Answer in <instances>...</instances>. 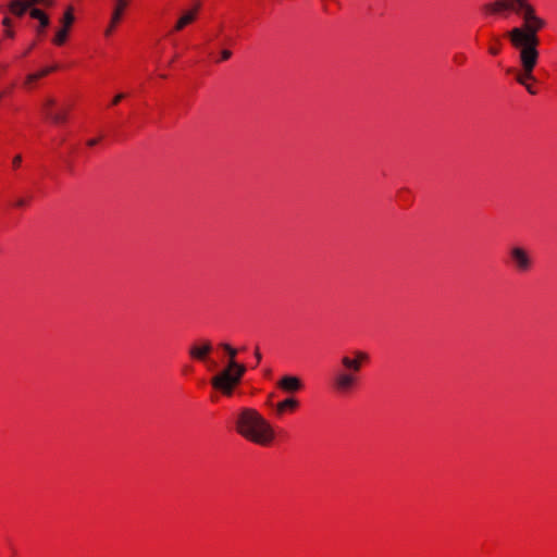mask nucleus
<instances>
[{
  "mask_svg": "<svg viewBox=\"0 0 557 557\" xmlns=\"http://www.w3.org/2000/svg\"><path fill=\"white\" fill-rule=\"evenodd\" d=\"M515 12L520 14L524 21L523 26L513 27L507 33L513 48H524L522 57L528 60L534 59L535 46H539L540 39L537 33L545 26V21L536 15L535 8L527 0H512Z\"/></svg>",
  "mask_w": 557,
  "mask_h": 557,
  "instance_id": "1",
  "label": "nucleus"
},
{
  "mask_svg": "<svg viewBox=\"0 0 557 557\" xmlns=\"http://www.w3.org/2000/svg\"><path fill=\"white\" fill-rule=\"evenodd\" d=\"M236 431L246 440L269 446L274 440L272 425L252 408H243L235 420Z\"/></svg>",
  "mask_w": 557,
  "mask_h": 557,
  "instance_id": "2",
  "label": "nucleus"
},
{
  "mask_svg": "<svg viewBox=\"0 0 557 557\" xmlns=\"http://www.w3.org/2000/svg\"><path fill=\"white\" fill-rule=\"evenodd\" d=\"M227 354L226 367L211 379L212 386L223 395L231 396L246 373V366L236 360L237 349L227 343L220 345Z\"/></svg>",
  "mask_w": 557,
  "mask_h": 557,
  "instance_id": "3",
  "label": "nucleus"
},
{
  "mask_svg": "<svg viewBox=\"0 0 557 557\" xmlns=\"http://www.w3.org/2000/svg\"><path fill=\"white\" fill-rule=\"evenodd\" d=\"M537 47L539 46H535V57L534 59H531L528 60V62H525V60L523 59L522 57V51L524 48H516L519 52V62H520V65H521V69L520 70H513V69H508L507 72L508 73H515V78L517 81L518 84L522 85L523 87H525V89L528 90L529 94L531 95H535L536 94V90L534 89V87L529 84V82H535V77L533 75V71L539 62V58H540V52L537 50Z\"/></svg>",
  "mask_w": 557,
  "mask_h": 557,
  "instance_id": "4",
  "label": "nucleus"
},
{
  "mask_svg": "<svg viewBox=\"0 0 557 557\" xmlns=\"http://www.w3.org/2000/svg\"><path fill=\"white\" fill-rule=\"evenodd\" d=\"M359 372L343 366L339 369H335L331 377L332 388L339 395L350 393L358 384Z\"/></svg>",
  "mask_w": 557,
  "mask_h": 557,
  "instance_id": "5",
  "label": "nucleus"
},
{
  "mask_svg": "<svg viewBox=\"0 0 557 557\" xmlns=\"http://www.w3.org/2000/svg\"><path fill=\"white\" fill-rule=\"evenodd\" d=\"M512 268L519 273H527L532 269L533 260L530 252L521 247L513 246L509 249Z\"/></svg>",
  "mask_w": 557,
  "mask_h": 557,
  "instance_id": "6",
  "label": "nucleus"
},
{
  "mask_svg": "<svg viewBox=\"0 0 557 557\" xmlns=\"http://www.w3.org/2000/svg\"><path fill=\"white\" fill-rule=\"evenodd\" d=\"M36 4H40L45 8H52L54 5L53 0H12L9 4L11 13L21 17L29 8H35Z\"/></svg>",
  "mask_w": 557,
  "mask_h": 557,
  "instance_id": "7",
  "label": "nucleus"
},
{
  "mask_svg": "<svg viewBox=\"0 0 557 557\" xmlns=\"http://www.w3.org/2000/svg\"><path fill=\"white\" fill-rule=\"evenodd\" d=\"M352 355L354 357L343 356L341 358V364L344 368H349L352 371H361L362 364L368 362L370 359L369 354L363 350H354Z\"/></svg>",
  "mask_w": 557,
  "mask_h": 557,
  "instance_id": "8",
  "label": "nucleus"
},
{
  "mask_svg": "<svg viewBox=\"0 0 557 557\" xmlns=\"http://www.w3.org/2000/svg\"><path fill=\"white\" fill-rule=\"evenodd\" d=\"M73 22H74L73 9L70 7L65 11V13L61 20V23L63 26L60 30L57 32L55 37L53 39V42L55 45L61 46L66 41L67 32H69V28L72 26Z\"/></svg>",
  "mask_w": 557,
  "mask_h": 557,
  "instance_id": "9",
  "label": "nucleus"
},
{
  "mask_svg": "<svg viewBox=\"0 0 557 557\" xmlns=\"http://www.w3.org/2000/svg\"><path fill=\"white\" fill-rule=\"evenodd\" d=\"M128 4V0H115V7L111 16V21L107 29L104 30L106 36H110L117 23L121 21L123 12Z\"/></svg>",
  "mask_w": 557,
  "mask_h": 557,
  "instance_id": "10",
  "label": "nucleus"
},
{
  "mask_svg": "<svg viewBox=\"0 0 557 557\" xmlns=\"http://www.w3.org/2000/svg\"><path fill=\"white\" fill-rule=\"evenodd\" d=\"M199 8V3H196L191 9L184 11L175 23L173 30L180 32L187 25L191 24L197 18Z\"/></svg>",
  "mask_w": 557,
  "mask_h": 557,
  "instance_id": "11",
  "label": "nucleus"
},
{
  "mask_svg": "<svg viewBox=\"0 0 557 557\" xmlns=\"http://www.w3.org/2000/svg\"><path fill=\"white\" fill-rule=\"evenodd\" d=\"M212 351V345L206 341L201 345H193L189 348V356L199 361H209L208 355Z\"/></svg>",
  "mask_w": 557,
  "mask_h": 557,
  "instance_id": "12",
  "label": "nucleus"
},
{
  "mask_svg": "<svg viewBox=\"0 0 557 557\" xmlns=\"http://www.w3.org/2000/svg\"><path fill=\"white\" fill-rule=\"evenodd\" d=\"M277 386L284 392L295 393L301 389L302 383L297 376L285 375L277 382Z\"/></svg>",
  "mask_w": 557,
  "mask_h": 557,
  "instance_id": "13",
  "label": "nucleus"
},
{
  "mask_svg": "<svg viewBox=\"0 0 557 557\" xmlns=\"http://www.w3.org/2000/svg\"><path fill=\"white\" fill-rule=\"evenodd\" d=\"M55 101L52 98H48L44 103V110L47 116L53 123H63L66 120V113L64 111L52 112L50 109L54 106Z\"/></svg>",
  "mask_w": 557,
  "mask_h": 557,
  "instance_id": "14",
  "label": "nucleus"
},
{
  "mask_svg": "<svg viewBox=\"0 0 557 557\" xmlns=\"http://www.w3.org/2000/svg\"><path fill=\"white\" fill-rule=\"evenodd\" d=\"M515 9H516L515 4L509 0H496L492 3L484 5V10L486 12H490L493 14H497L504 10H513L515 11Z\"/></svg>",
  "mask_w": 557,
  "mask_h": 557,
  "instance_id": "15",
  "label": "nucleus"
},
{
  "mask_svg": "<svg viewBox=\"0 0 557 557\" xmlns=\"http://www.w3.org/2000/svg\"><path fill=\"white\" fill-rule=\"evenodd\" d=\"M298 400L296 398L289 397L276 404L275 409L277 414H283L286 410L293 411L298 408Z\"/></svg>",
  "mask_w": 557,
  "mask_h": 557,
  "instance_id": "16",
  "label": "nucleus"
},
{
  "mask_svg": "<svg viewBox=\"0 0 557 557\" xmlns=\"http://www.w3.org/2000/svg\"><path fill=\"white\" fill-rule=\"evenodd\" d=\"M28 10H29V15L33 18L39 21L40 28L44 29L49 26L50 20L48 17V15L42 10H40L38 8H29Z\"/></svg>",
  "mask_w": 557,
  "mask_h": 557,
  "instance_id": "17",
  "label": "nucleus"
},
{
  "mask_svg": "<svg viewBox=\"0 0 557 557\" xmlns=\"http://www.w3.org/2000/svg\"><path fill=\"white\" fill-rule=\"evenodd\" d=\"M58 69L57 65H52V66H48V67H45L42 70H40L39 72L36 73V76L38 78H41V77H45L46 75L52 73L53 71H55Z\"/></svg>",
  "mask_w": 557,
  "mask_h": 557,
  "instance_id": "18",
  "label": "nucleus"
},
{
  "mask_svg": "<svg viewBox=\"0 0 557 557\" xmlns=\"http://www.w3.org/2000/svg\"><path fill=\"white\" fill-rule=\"evenodd\" d=\"M231 57H232V51L227 50V49H224V50L221 51V59H220V61H226Z\"/></svg>",
  "mask_w": 557,
  "mask_h": 557,
  "instance_id": "19",
  "label": "nucleus"
},
{
  "mask_svg": "<svg viewBox=\"0 0 557 557\" xmlns=\"http://www.w3.org/2000/svg\"><path fill=\"white\" fill-rule=\"evenodd\" d=\"M22 163V156L21 154H16L13 160H12V166L13 169H17Z\"/></svg>",
  "mask_w": 557,
  "mask_h": 557,
  "instance_id": "20",
  "label": "nucleus"
},
{
  "mask_svg": "<svg viewBox=\"0 0 557 557\" xmlns=\"http://www.w3.org/2000/svg\"><path fill=\"white\" fill-rule=\"evenodd\" d=\"M37 79H39V78L36 76V73L29 74L26 77L25 84L29 85V84L34 83L35 81H37Z\"/></svg>",
  "mask_w": 557,
  "mask_h": 557,
  "instance_id": "21",
  "label": "nucleus"
},
{
  "mask_svg": "<svg viewBox=\"0 0 557 557\" xmlns=\"http://www.w3.org/2000/svg\"><path fill=\"white\" fill-rule=\"evenodd\" d=\"M125 98V95L124 94H117L113 100H112V104L115 106L122 99Z\"/></svg>",
  "mask_w": 557,
  "mask_h": 557,
  "instance_id": "22",
  "label": "nucleus"
},
{
  "mask_svg": "<svg viewBox=\"0 0 557 557\" xmlns=\"http://www.w3.org/2000/svg\"><path fill=\"white\" fill-rule=\"evenodd\" d=\"M98 143H99V139H97V138H92V139H89V140L87 141V145H88L89 147H94V146H96Z\"/></svg>",
  "mask_w": 557,
  "mask_h": 557,
  "instance_id": "23",
  "label": "nucleus"
},
{
  "mask_svg": "<svg viewBox=\"0 0 557 557\" xmlns=\"http://www.w3.org/2000/svg\"><path fill=\"white\" fill-rule=\"evenodd\" d=\"M490 53L493 54V55H496L499 53V48L498 47H491L490 48Z\"/></svg>",
  "mask_w": 557,
  "mask_h": 557,
  "instance_id": "24",
  "label": "nucleus"
},
{
  "mask_svg": "<svg viewBox=\"0 0 557 557\" xmlns=\"http://www.w3.org/2000/svg\"><path fill=\"white\" fill-rule=\"evenodd\" d=\"M255 357H256V359H257V362H260V361H261V358H262V357H261V354H260V351H259V349H258V348H256V350H255Z\"/></svg>",
  "mask_w": 557,
  "mask_h": 557,
  "instance_id": "25",
  "label": "nucleus"
},
{
  "mask_svg": "<svg viewBox=\"0 0 557 557\" xmlns=\"http://www.w3.org/2000/svg\"><path fill=\"white\" fill-rule=\"evenodd\" d=\"M3 25H4V26H7V27H9V26L11 25V20H10L9 17H5V18L3 20Z\"/></svg>",
  "mask_w": 557,
  "mask_h": 557,
  "instance_id": "26",
  "label": "nucleus"
},
{
  "mask_svg": "<svg viewBox=\"0 0 557 557\" xmlns=\"http://www.w3.org/2000/svg\"><path fill=\"white\" fill-rule=\"evenodd\" d=\"M15 205H16L17 207H23V206H25V200H23V199H18V200L15 202Z\"/></svg>",
  "mask_w": 557,
  "mask_h": 557,
  "instance_id": "27",
  "label": "nucleus"
},
{
  "mask_svg": "<svg viewBox=\"0 0 557 557\" xmlns=\"http://www.w3.org/2000/svg\"><path fill=\"white\" fill-rule=\"evenodd\" d=\"M5 35H7L8 37H13V32H12V30H10V29H7V30H5Z\"/></svg>",
  "mask_w": 557,
  "mask_h": 557,
  "instance_id": "28",
  "label": "nucleus"
}]
</instances>
